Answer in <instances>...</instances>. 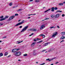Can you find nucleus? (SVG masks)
Wrapping results in <instances>:
<instances>
[{"label":"nucleus","mask_w":65,"mask_h":65,"mask_svg":"<svg viewBox=\"0 0 65 65\" xmlns=\"http://www.w3.org/2000/svg\"><path fill=\"white\" fill-rule=\"evenodd\" d=\"M8 16H6V17H5V18H8Z\"/></svg>","instance_id":"de8ad7c7"},{"label":"nucleus","mask_w":65,"mask_h":65,"mask_svg":"<svg viewBox=\"0 0 65 65\" xmlns=\"http://www.w3.org/2000/svg\"><path fill=\"white\" fill-rule=\"evenodd\" d=\"M65 37L64 36H62L60 38L61 39H63L65 38Z\"/></svg>","instance_id":"aec40b11"},{"label":"nucleus","mask_w":65,"mask_h":65,"mask_svg":"<svg viewBox=\"0 0 65 65\" xmlns=\"http://www.w3.org/2000/svg\"><path fill=\"white\" fill-rule=\"evenodd\" d=\"M21 52H15L14 53V55L15 56H20L21 55Z\"/></svg>","instance_id":"f257e3e1"},{"label":"nucleus","mask_w":65,"mask_h":65,"mask_svg":"<svg viewBox=\"0 0 65 65\" xmlns=\"http://www.w3.org/2000/svg\"><path fill=\"white\" fill-rule=\"evenodd\" d=\"M53 28H54V27H53V26L52 27H51L50 28V29H52Z\"/></svg>","instance_id":"4c0bfd02"},{"label":"nucleus","mask_w":65,"mask_h":65,"mask_svg":"<svg viewBox=\"0 0 65 65\" xmlns=\"http://www.w3.org/2000/svg\"><path fill=\"white\" fill-rule=\"evenodd\" d=\"M62 42H63V41H64V40H62Z\"/></svg>","instance_id":"69168bd1"},{"label":"nucleus","mask_w":65,"mask_h":65,"mask_svg":"<svg viewBox=\"0 0 65 65\" xmlns=\"http://www.w3.org/2000/svg\"><path fill=\"white\" fill-rule=\"evenodd\" d=\"M46 51V50H43L42 51H41V52H44V51Z\"/></svg>","instance_id":"72a5a7b5"},{"label":"nucleus","mask_w":65,"mask_h":65,"mask_svg":"<svg viewBox=\"0 0 65 65\" xmlns=\"http://www.w3.org/2000/svg\"><path fill=\"white\" fill-rule=\"evenodd\" d=\"M62 35L63 36L65 34V32H61Z\"/></svg>","instance_id":"6ab92c4d"},{"label":"nucleus","mask_w":65,"mask_h":65,"mask_svg":"<svg viewBox=\"0 0 65 65\" xmlns=\"http://www.w3.org/2000/svg\"><path fill=\"white\" fill-rule=\"evenodd\" d=\"M22 42V41H21L20 42V41H17V42H18V43H17L19 44V43H20L21 42Z\"/></svg>","instance_id":"5701e85b"},{"label":"nucleus","mask_w":65,"mask_h":65,"mask_svg":"<svg viewBox=\"0 0 65 65\" xmlns=\"http://www.w3.org/2000/svg\"><path fill=\"white\" fill-rule=\"evenodd\" d=\"M37 41V40H36V39H35L34 40V41Z\"/></svg>","instance_id":"58836bf2"},{"label":"nucleus","mask_w":65,"mask_h":65,"mask_svg":"<svg viewBox=\"0 0 65 65\" xmlns=\"http://www.w3.org/2000/svg\"><path fill=\"white\" fill-rule=\"evenodd\" d=\"M34 34L33 33H32V34H30V35H29V36H31L32 35H33Z\"/></svg>","instance_id":"f704fd0d"},{"label":"nucleus","mask_w":65,"mask_h":65,"mask_svg":"<svg viewBox=\"0 0 65 65\" xmlns=\"http://www.w3.org/2000/svg\"><path fill=\"white\" fill-rule=\"evenodd\" d=\"M36 43V42H34L33 43H32L31 44V46L33 47L35 45V44Z\"/></svg>","instance_id":"6e6552de"},{"label":"nucleus","mask_w":65,"mask_h":65,"mask_svg":"<svg viewBox=\"0 0 65 65\" xmlns=\"http://www.w3.org/2000/svg\"><path fill=\"white\" fill-rule=\"evenodd\" d=\"M62 12V11H61L58 10V11H56V12Z\"/></svg>","instance_id":"b1692460"},{"label":"nucleus","mask_w":65,"mask_h":65,"mask_svg":"<svg viewBox=\"0 0 65 65\" xmlns=\"http://www.w3.org/2000/svg\"><path fill=\"white\" fill-rule=\"evenodd\" d=\"M57 32H56V33L52 35V38H54L57 35Z\"/></svg>","instance_id":"39448f33"},{"label":"nucleus","mask_w":65,"mask_h":65,"mask_svg":"<svg viewBox=\"0 0 65 65\" xmlns=\"http://www.w3.org/2000/svg\"><path fill=\"white\" fill-rule=\"evenodd\" d=\"M12 53H15L16 52H17V50L15 49H13L12 50Z\"/></svg>","instance_id":"1a4fd4ad"},{"label":"nucleus","mask_w":65,"mask_h":65,"mask_svg":"<svg viewBox=\"0 0 65 65\" xmlns=\"http://www.w3.org/2000/svg\"><path fill=\"white\" fill-rule=\"evenodd\" d=\"M8 53L7 52H6L5 53V54H4V56H7V55H8Z\"/></svg>","instance_id":"a211bd4d"},{"label":"nucleus","mask_w":65,"mask_h":65,"mask_svg":"<svg viewBox=\"0 0 65 65\" xmlns=\"http://www.w3.org/2000/svg\"><path fill=\"white\" fill-rule=\"evenodd\" d=\"M28 26H27L25 27H24V28L21 31V32H23L25 31L28 28Z\"/></svg>","instance_id":"7ed1b4c3"},{"label":"nucleus","mask_w":65,"mask_h":65,"mask_svg":"<svg viewBox=\"0 0 65 65\" xmlns=\"http://www.w3.org/2000/svg\"><path fill=\"white\" fill-rule=\"evenodd\" d=\"M23 56H27V54H24V55Z\"/></svg>","instance_id":"473e14b6"},{"label":"nucleus","mask_w":65,"mask_h":65,"mask_svg":"<svg viewBox=\"0 0 65 65\" xmlns=\"http://www.w3.org/2000/svg\"><path fill=\"white\" fill-rule=\"evenodd\" d=\"M17 11L18 12H19L20 11V10L19 9L18 10H17Z\"/></svg>","instance_id":"4d7b16f0"},{"label":"nucleus","mask_w":65,"mask_h":65,"mask_svg":"<svg viewBox=\"0 0 65 65\" xmlns=\"http://www.w3.org/2000/svg\"><path fill=\"white\" fill-rule=\"evenodd\" d=\"M51 65H54V64H51Z\"/></svg>","instance_id":"338daca9"},{"label":"nucleus","mask_w":65,"mask_h":65,"mask_svg":"<svg viewBox=\"0 0 65 65\" xmlns=\"http://www.w3.org/2000/svg\"><path fill=\"white\" fill-rule=\"evenodd\" d=\"M45 27V26L43 25H41L40 27V29L41 30H43V29H44Z\"/></svg>","instance_id":"0eeeda50"},{"label":"nucleus","mask_w":65,"mask_h":65,"mask_svg":"<svg viewBox=\"0 0 65 65\" xmlns=\"http://www.w3.org/2000/svg\"><path fill=\"white\" fill-rule=\"evenodd\" d=\"M63 3H59L58 4V5L59 6H62L63 5Z\"/></svg>","instance_id":"dca6fc26"},{"label":"nucleus","mask_w":65,"mask_h":65,"mask_svg":"<svg viewBox=\"0 0 65 65\" xmlns=\"http://www.w3.org/2000/svg\"><path fill=\"white\" fill-rule=\"evenodd\" d=\"M33 55H36V53H33Z\"/></svg>","instance_id":"c85d7f7f"},{"label":"nucleus","mask_w":65,"mask_h":65,"mask_svg":"<svg viewBox=\"0 0 65 65\" xmlns=\"http://www.w3.org/2000/svg\"><path fill=\"white\" fill-rule=\"evenodd\" d=\"M48 19H47V18H45V19L44 20H48Z\"/></svg>","instance_id":"49530a36"},{"label":"nucleus","mask_w":65,"mask_h":65,"mask_svg":"<svg viewBox=\"0 0 65 65\" xmlns=\"http://www.w3.org/2000/svg\"><path fill=\"white\" fill-rule=\"evenodd\" d=\"M39 0H35V2H39Z\"/></svg>","instance_id":"393cba45"},{"label":"nucleus","mask_w":65,"mask_h":65,"mask_svg":"<svg viewBox=\"0 0 65 65\" xmlns=\"http://www.w3.org/2000/svg\"><path fill=\"white\" fill-rule=\"evenodd\" d=\"M32 31H37V30L34 28L32 29Z\"/></svg>","instance_id":"f8f14e48"},{"label":"nucleus","mask_w":65,"mask_h":65,"mask_svg":"<svg viewBox=\"0 0 65 65\" xmlns=\"http://www.w3.org/2000/svg\"><path fill=\"white\" fill-rule=\"evenodd\" d=\"M40 39H40L38 38V39H37V40H40V39Z\"/></svg>","instance_id":"3c124183"},{"label":"nucleus","mask_w":65,"mask_h":65,"mask_svg":"<svg viewBox=\"0 0 65 65\" xmlns=\"http://www.w3.org/2000/svg\"><path fill=\"white\" fill-rule=\"evenodd\" d=\"M0 24L1 25H3V24L2 23H0Z\"/></svg>","instance_id":"6e6d98bb"},{"label":"nucleus","mask_w":65,"mask_h":65,"mask_svg":"<svg viewBox=\"0 0 65 65\" xmlns=\"http://www.w3.org/2000/svg\"><path fill=\"white\" fill-rule=\"evenodd\" d=\"M15 17V16L14 15L12 16L11 17L9 18L8 19V21H9L11 20H12Z\"/></svg>","instance_id":"20e7f679"},{"label":"nucleus","mask_w":65,"mask_h":65,"mask_svg":"<svg viewBox=\"0 0 65 65\" xmlns=\"http://www.w3.org/2000/svg\"><path fill=\"white\" fill-rule=\"evenodd\" d=\"M52 10L51 11H54V7H52Z\"/></svg>","instance_id":"4468645a"},{"label":"nucleus","mask_w":65,"mask_h":65,"mask_svg":"<svg viewBox=\"0 0 65 65\" xmlns=\"http://www.w3.org/2000/svg\"><path fill=\"white\" fill-rule=\"evenodd\" d=\"M19 11H21L23 10L22 9H19Z\"/></svg>","instance_id":"79ce46f5"},{"label":"nucleus","mask_w":65,"mask_h":65,"mask_svg":"<svg viewBox=\"0 0 65 65\" xmlns=\"http://www.w3.org/2000/svg\"><path fill=\"white\" fill-rule=\"evenodd\" d=\"M54 9L55 10H57V7H56L54 8Z\"/></svg>","instance_id":"c756f323"},{"label":"nucleus","mask_w":65,"mask_h":65,"mask_svg":"<svg viewBox=\"0 0 65 65\" xmlns=\"http://www.w3.org/2000/svg\"><path fill=\"white\" fill-rule=\"evenodd\" d=\"M32 29H29L28 30V31H32Z\"/></svg>","instance_id":"cd10ccee"},{"label":"nucleus","mask_w":65,"mask_h":65,"mask_svg":"<svg viewBox=\"0 0 65 65\" xmlns=\"http://www.w3.org/2000/svg\"><path fill=\"white\" fill-rule=\"evenodd\" d=\"M24 20H23L22 21L23 22H21L20 23H19L18 24H16L15 25V26H19V25H21L22 24H23V23H24Z\"/></svg>","instance_id":"f03ea898"},{"label":"nucleus","mask_w":65,"mask_h":65,"mask_svg":"<svg viewBox=\"0 0 65 65\" xmlns=\"http://www.w3.org/2000/svg\"><path fill=\"white\" fill-rule=\"evenodd\" d=\"M58 63H59L58 62H57L55 63H56V64H57Z\"/></svg>","instance_id":"13d9d810"},{"label":"nucleus","mask_w":65,"mask_h":65,"mask_svg":"<svg viewBox=\"0 0 65 65\" xmlns=\"http://www.w3.org/2000/svg\"><path fill=\"white\" fill-rule=\"evenodd\" d=\"M55 17L54 15H52L51 16V18H54Z\"/></svg>","instance_id":"a878e982"},{"label":"nucleus","mask_w":65,"mask_h":65,"mask_svg":"<svg viewBox=\"0 0 65 65\" xmlns=\"http://www.w3.org/2000/svg\"><path fill=\"white\" fill-rule=\"evenodd\" d=\"M31 15H32V14H29V15H28V16H30Z\"/></svg>","instance_id":"864d4df0"},{"label":"nucleus","mask_w":65,"mask_h":65,"mask_svg":"<svg viewBox=\"0 0 65 65\" xmlns=\"http://www.w3.org/2000/svg\"><path fill=\"white\" fill-rule=\"evenodd\" d=\"M20 28H22V26H20L19 27Z\"/></svg>","instance_id":"37998d69"},{"label":"nucleus","mask_w":65,"mask_h":65,"mask_svg":"<svg viewBox=\"0 0 65 65\" xmlns=\"http://www.w3.org/2000/svg\"><path fill=\"white\" fill-rule=\"evenodd\" d=\"M54 50V48H51L50 49V51H52L53 50Z\"/></svg>","instance_id":"4be33fe9"},{"label":"nucleus","mask_w":65,"mask_h":65,"mask_svg":"<svg viewBox=\"0 0 65 65\" xmlns=\"http://www.w3.org/2000/svg\"><path fill=\"white\" fill-rule=\"evenodd\" d=\"M36 15V14H32V15Z\"/></svg>","instance_id":"bf43d9fd"},{"label":"nucleus","mask_w":65,"mask_h":65,"mask_svg":"<svg viewBox=\"0 0 65 65\" xmlns=\"http://www.w3.org/2000/svg\"><path fill=\"white\" fill-rule=\"evenodd\" d=\"M45 20H42V22H43V21H45Z\"/></svg>","instance_id":"0e129e2a"},{"label":"nucleus","mask_w":65,"mask_h":65,"mask_svg":"<svg viewBox=\"0 0 65 65\" xmlns=\"http://www.w3.org/2000/svg\"><path fill=\"white\" fill-rule=\"evenodd\" d=\"M42 42V40H41L40 41H39V42H37V43H41Z\"/></svg>","instance_id":"412c9836"},{"label":"nucleus","mask_w":65,"mask_h":65,"mask_svg":"<svg viewBox=\"0 0 65 65\" xmlns=\"http://www.w3.org/2000/svg\"><path fill=\"white\" fill-rule=\"evenodd\" d=\"M15 7H13V8H15Z\"/></svg>","instance_id":"774afa93"},{"label":"nucleus","mask_w":65,"mask_h":65,"mask_svg":"<svg viewBox=\"0 0 65 65\" xmlns=\"http://www.w3.org/2000/svg\"><path fill=\"white\" fill-rule=\"evenodd\" d=\"M15 16H18L19 15L17 13V14H15Z\"/></svg>","instance_id":"2f4dec72"},{"label":"nucleus","mask_w":65,"mask_h":65,"mask_svg":"<svg viewBox=\"0 0 65 65\" xmlns=\"http://www.w3.org/2000/svg\"><path fill=\"white\" fill-rule=\"evenodd\" d=\"M57 28H58L59 29V28H60V27H59V26H57Z\"/></svg>","instance_id":"a18cd8bd"},{"label":"nucleus","mask_w":65,"mask_h":65,"mask_svg":"<svg viewBox=\"0 0 65 65\" xmlns=\"http://www.w3.org/2000/svg\"><path fill=\"white\" fill-rule=\"evenodd\" d=\"M64 16H65V15L64 14H62V17H64Z\"/></svg>","instance_id":"ea45409f"},{"label":"nucleus","mask_w":65,"mask_h":65,"mask_svg":"<svg viewBox=\"0 0 65 65\" xmlns=\"http://www.w3.org/2000/svg\"><path fill=\"white\" fill-rule=\"evenodd\" d=\"M42 37L43 38H44L45 37V35H43L42 36Z\"/></svg>","instance_id":"c9c22d12"},{"label":"nucleus","mask_w":65,"mask_h":65,"mask_svg":"<svg viewBox=\"0 0 65 65\" xmlns=\"http://www.w3.org/2000/svg\"><path fill=\"white\" fill-rule=\"evenodd\" d=\"M33 51H34L33 52L34 53L36 52V50H34Z\"/></svg>","instance_id":"8fccbe9b"},{"label":"nucleus","mask_w":65,"mask_h":65,"mask_svg":"<svg viewBox=\"0 0 65 65\" xmlns=\"http://www.w3.org/2000/svg\"><path fill=\"white\" fill-rule=\"evenodd\" d=\"M15 50H17V51H18L19 50H20V49H15Z\"/></svg>","instance_id":"c03bdc74"},{"label":"nucleus","mask_w":65,"mask_h":65,"mask_svg":"<svg viewBox=\"0 0 65 65\" xmlns=\"http://www.w3.org/2000/svg\"><path fill=\"white\" fill-rule=\"evenodd\" d=\"M50 42H48L47 43H45L44 45V46H47V45L49 44H50Z\"/></svg>","instance_id":"9b49d317"},{"label":"nucleus","mask_w":65,"mask_h":65,"mask_svg":"<svg viewBox=\"0 0 65 65\" xmlns=\"http://www.w3.org/2000/svg\"><path fill=\"white\" fill-rule=\"evenodd\" d=\"M18 61H21V60H20L19 59L18 60Z\"/></svg>","instance_id":"052dcab7"},{"label":"nucleus","mask_w":65,"mask_h":65,"mask_svg":"<svg viewBox=\"0 0 65 65\" xmlns=\"http://www.w3.org/2000/svg\"><path fill=\"white\" fill-rule=\"evenodd\" d=\"M43 34H41L39 36H42L43 35Z\"/></svg>","instance_id":"a19ab883"},{"label":"nucleus","mask_w":65,"mask_h":65,"mask_svg":"<svg viewBox=\"0 0 65 65\" xmlns=\"http://www.w3.org/2000/svg\"><path fill=\"white\" fill-rule=\"evenodd\" d=\"M51 10V9H48L47 10H46V11H45L44 12H47L49 10Z\"/></svg>","instance_id":"f3484780"},{"label":"nucleus","mask_w":65,"mask_h":65,"mask_svg":"<svg viewBox=\"0 0 65 65\" xmlns=\"http://www.w3.org/2000/svg\"><path fill=\"white\" fill-rule=\"evenodd\" d=\"M6 38V37L5 36L4 37H3V38Z\"/></svg>","instance_id":"09e8293b"},{"label":"nucleus","mask_w":65,"mask_h":65,"mask_svg":"<svg viewBox=\"0 0 65 65\" xmlns=\"http://www.w3.org/2000/svg\"><path fill=\"white\" fill-rule=\"evenodd\" d=\"M30 17H28V19H30Z\"/></svg>","instance_id":"5fc2aeb1"},{"label":"nucleus","mask_w":65,"mask_h":65,"mask_svg":"<svg viewBox=\"0 0 65 65\" xmlns=\"http://www.w3.org/2000/svg\"><path fill=\"white\" fill-rule=\"evenodd\" d=\"M4 18V16H3V15L0 17V18Z\"/></svg>","instance_id":"7c9ffc66"},{"label":"nucleus","mask_w":65,"mask_h":65,"mask_svg":"<svg viewBox=\"0 0 65 65\" xmlns=\"http://www.w3.org/2000/svg\"><path fill=\"white\" fill-rule=\"evenodd\" d=\"M36 63H37V64H38V62H36Z\"/></svg>","instance_id":"680f3d73"},{"label":"nucleus","mask_w":65,"mask_h":65,"mask_svg":"<svg viewBox=\"0 0 65 65\" xmlns=\"http://www.w3.org/2000/svg\"><path fill=\"white\" fill-rule=\"evenodd\" d=\"M12 3H10V4H9V6H12Z\"/></svg>","instance_id":"bb28decb"},{"label":"nucleus","mask_w":65,"mask_h":65,"mask_svg":"<svg viewBox=\"0 0 65 65\" xmlns=\"http://www.w3.org/2000/svg\"><path fill=\"white\" fill-rule=\"evenodd\" d=\"M59 16H60V14H57L55 16V18H57L59 17Z\"/></svg>","instance_id":"9d476101"},{"label":"nucleus","mask_w":65,"mask_h":65,"mask_svg":"<svg viewBox=\"0 0 65 65\" xmlns=\"http://www.w3.org/2000/svg\"><path fill=\"white\" fill-rule=\"evenodd\" d=\"M3 53H0V57H1L2 56H3Z\"/></svg>","instance_id":"2eb2a0df"},{"label":"nucleus","mask_w":65,"mask_h":65,"mask_svg":"<svg viewBox=\"0 0 65 65\" xmlns=\"http://www.w3.org/2000/svg\"><path fill=\"white\" fill-rule=\"evenodd\" d=\"M44 64H45V63H42V64H40L39 65H44Z\"/></svg>","instance_id":"e433bc0d"},{"label":"nucleus","mask_w":65,"mask_h":65,"mask_svg":"<svg viewBox=\"0 0 65 65\" xmlns=\"http://www.w3.org/2000/svg\"><path fill=\"white\" fill-rule=\"evenodd\" d=\"M55 58H53L51 59H49L48 58V59H46V61H49L50 62V61H52V60L53 59H54Z\"/></svg>","instance_id":"423d86ee"},{"label":"nucleus","mask_w":65,"mask_h":65,"mask_svg":"<svg viewBox=\"0 0 65 65\" xmlns=\"http://www.w3.org/2000/svg\"><path fill=\"white\" fill-rule=\"evenodd\" d=\"M5 19H6V18H3V19H1L0 20V21H3V20H5Z\"/></svg>","instance_id":"ddd939ff"},{"label":"nucleus","mask_w":65,"mask_h":65,"mask_svg":"<svg viewBox=\"0 0 65 65\" xmlns=\"http://www.w3.org/2000/svg\"><path fill=\"white\" fill-rule=\"evenodd\" d=\"M63 4H65V2H63Z\"/></svg>","instance_id":"e2e57ef3"},{"label":"nucleus","mask_w":65,"mask_h":65,"mask_svg":"<svg viewBox=\"0 0 65 65\" xmlns=\"http://www.w3.org/2000/svg\"><path fill=\"white\" fill-rule=\"evenodd\" d=\"M33 1V0H30L29 1V2H30L32 1Z\"/></svg>","instance_id":"603ef678"}]
</instances>
